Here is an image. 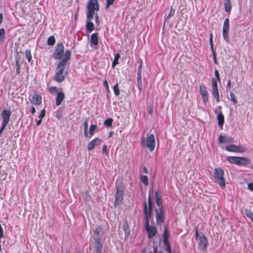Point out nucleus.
Returning <instances> with one entry per match:
<instances>
[{
    "label": "nucleus",
    "instance_id": "f257e3e1",
    "mask_svg": "<svg viewBox=\"0 0 253 253\" xmlns=\"http://www.w3.org/2000/svg\"><path fill=\"white\" fill-rule=\"evenodd\" d=\"M153 211V202L151 194L148 197V203L145 202L144 203L143 212L144 214L145 229L147 232V236L149 239L153 238L157 233V230L154 226L149 225V219L152 217Z\"/></svg>",
    "mask_w": 253,
    "mask_h": 253
},
{
    "label": "nucleus",
    "instance_id": "f03ea898",
    "mask_svg": "<svg viewBox=\"0 0 253 253\" xmlns=\"http://www.w3.org/2000/svg\"><path fill=\"white\" fill-rule=\"evenodd\" d=\"M71 51L70 50H66L65 51L64 57L59 61L56 67V72L54 75V79L58 83H61L65 79L68 74L67 70H66V66L71 59Z\"/></svg>",
    "mask_w": 253,
    "mask_h": 253
},
{
    "label": "nucleus",
    "instance_id": "7ed1b4c3",
    "mask_svg": "<svg viewBox=\"0 0 253 253\" xmlns=\"http://www.w3.org/2000/svg\"><path fill=\"white\" fill-rule=\"evenodd\" d=\"M85 10L86 17V31L87 33H91L94 30V24L91 20L94 16V11H99V5H94L93 3L86 5Z\"/></svg>",
    "mask_w": 253,
    "mask_h": 253
},
{
    "label": "nucleus",
    "instance_id": "20e7f679",
    "mask_svg": "<svg viewBox=\"0 0 253 253\" xmlns=\"http://www.w3.org/2000/svg\"><path fill=\"white\" fill-rule=\"evenodd\" d=\"M103 234V229L101 226L96 228L94 234L93 235V239L94 240V245L96 253H101L103 248L101 243V238Z\"/></svg>",
    "mask_w": 253,
    "mask_h": 253
},
{
    "label": "nucleus",
    "instance_id": "39448f33",
    "mask_svg": "<svg viewBox=\"0 0 253 253\" xmlns=\"http://www.w3.org/2000/svg\"><path fill=\"white\" fill-rule=\"evenodd\" d=\"M141 144L144 148H147L150 152L153 151L156 145L155 135L151 134L147 137H142Z\"/></svg>",
    "mask_w": 253,
    "mask_h": 253
},
{
    "label": "nucleus",
    "instance_id": "423d86ee",
    "mask_svg": "<svg viewBox=\"0 0 253 253\" xmlns=\"http://www.w3.org/2000/svg\"><path fill=\"white\" fill-rule=\"evenodd\" d=\"M224 172L222 168H215L213 172V178L221 189L225 187V180L224 178Z\"/></svg>",
    "mask_w": 253,
    "mask_h": 253
},
{
    "label": "nucleus",
    "instance_id": "0eeeda50",
    "mask_svg": "<svg viewBox=\"0 0 253 253\" xmlns=\"http://www.w3.org/2000/svg\"><path fill=\"white\" fill-rule=\"evenodd\" d=\"M227 160L230 163L238 166H245L251 163V160L246 157L229 156L227 158Z\"/></svg>",
    "mask_w": 253,
    "mask_h": 253
},
{
    "label": "nucleus",
    "instance_id": "6e6552de",
    "mask_svg": "<svg viewBox=\"0 0 253 253\" xmlns=\"http://www.w3.org/2000/svg\"><path fill=\"white\" fill-rule=\"evenodd\" d=\"M64 46L62 42L57 43L54 50L53 57L55 60H61L64 57Z\"/></svg>",
    "mask_w": 253,
    "mask_h": 253
},
{
    "label": "nucleus",
    "instance_id": "1a4fd4ad",
    "mask_svg": "<svg viewBox=\"0 0 253 253\" xmlns=\"http://www.w3.org/2000/svg\"><path fill=\"white\" fill-rule=\"evenodd\" d=\"M116 193L115 195V201L114 205L115 206L120 204L124 200L125 187L123 184L116 186Z\"/></svg>",
    "mask_w": 253,
    "mask_h": 253
},
{
    "label": "nucleus",
    "instance_id": "9d476101",
    "mask_svg": "<svg viewBox=\"0 0 253 253\" xmlns=\"http://www.w3.org/2000/svg\"><path fill=\"white\" fill-rule=\"evenodd\" d=\"M229 19L226 18L223 22L222 34L224 40L227 43L230 42L229 38Z\"/></svg>",
    "mask_w": 253,
    "mask_h": 253
},
{
    "label": "nucleus",
    "instance_id": "9b49d317",
    "mask_svg": "<svg viewBox=\"0 0 253 253\" xmlns=\"http://www.w3.org/2000/svg\"><path fill=\"white\" fill-rule=\"evenodd\" d=\"M155 211L157 224L161 225L165 219V212L163 208H159V210L156 209Z\"/></svg>",
    "mask_w": 253,
    "mask_h": 253
},
{
    "label": "nucleus",
    "instance_id": "f8f14e48",
    "mask_svg": "<svg viewBox=\"0 0 253 253\" xmlns=\"http://www.w3.org/2000/svg\"><path fill=\"white\" fill-rule=\"evenodd\" d=\"M200 92L203 102L206 104L209 100V93L206 89V86L204 84L200 85Z\"/></svg>",
    "mask_w": 253,
    "mask_h": 253
},
{
    "label": "nucleus",
    "instance_id": "ddd939ff",
    "mask_svg": "<svg viewBox=\"0 0 253 253\" xmlns=\"http://www.w3.org/2000/svg\"><path fill=\"white\" fill-rule=\"evenodd\" d=\"M208 241L205 235L199 237V243L198 245V248L200 250H205L208 246Z\"/></svg>",
    "mask_w": 253,
    "mask_h": 253
},
{
    "label": "nucleus",
    "instance_id": "4468645a",
    "mask_svg": "<svg viewBox=\"0 0 253 253\" xmlns=\"http://www.w3.org/2000/svg\"><path fill=\"white\" fill-rule=\"evenodd\" d=\"M102 142V140L98 137L95 138L88 143L87 147L88 150H92L96 146L100 145Z\"/></svg>",
    "mask_w": 253,
    "mask_h": 253
},
{
    "label": "nucleus",
    "instance_id": "2eb2a0df",
    "mask_svg": "<svg viewBox=\"0 0 253 253\" xmlns=\"http://www.w3.org/2000/svg\"><path fill=\"white\" fill-rule=\"evenodd\" d=\"M11 114V112L9 110L5 109L2 111L1 113V116L2 118L3 124H5L7 125L8 124Z\"/></svg>",
    "mask_w": 253,
    "mask_h": 253
},
{
    "label": "nucleus",
    "instance_id": "dca6fc26",
    "mask_svg": "<svg viewBox=\"0 0 253 253\" xmlns=\"http://www.w3.org/2000/svg\"><path fill=\"white\" fill-rule=\"evenodd\" d=\"M98 44V33H94L91 34L90 40V45L91 47H94V48L97 49Z\"/></svg>",
    "mask_w": 253,
    "mask_h": 253
},
{
    "label": "nucleus",
    "instance_id": "f3484780",
    "mask_svg": "<svg viewBox=\"0 0 253 253\" xmlns=\"http://www.w3.org/2000/svg\"><path fill=\"white\" fill-rule=\"evenodd\" d=\"M155 202L157 206L159 208H163L162 202V196L158 190L155 192Z\"/></svg>",
    "mask_w": 253,
    "mask_h": 253
},
{
    "label": "nucleus",
    "instance_id": "a211bd4d",
    "mask_svg": "<svg viewBox=\"0 0 253 253\" xmlns=\"http://www.w3.org/2000/svg\"><path fill=\"white\" fill-rule=\"evenodd\" d=\"M42 100V96L39 94L35 93L32 96L31 103L34 105H39L41 104Z\"/></svg>",
    "mask_w": 253,
    "mask_h": 253
},
{
    "label": "nucleus",
    "instance_id": "6ab92c4d",
    "mask_svg": "<svg viewBox=\"0 0 253 253\" xmlns=\"http://www.w3.org/2000/svg\"><path fill=\"white\" fill-rule=\"evenodd\" d=\"M168 237L169 233L168 231L167 227H166L163 233V239L165 244L166 245L167 243L168 244V245L167 246V249L168 250L169 253H171L170 246L168 242Z\"/></svg>",
    "mask_w": 253,
    "mask_h": 253
},
{
    "label": "nucleus",
    "instance_id": "aec40b11",
    "mask_svg": "<svg viewBox=\"0 0 253 253\" xmlns=\"http://www.w3.org/2000/svg\"><path fill=\"white\" fill-rule=\"evenodd\" d=\"M65 98V94L63 92L60 91L57 94L55 104L56 106H59Z\"/></svg>",
    "mask_w": 253,
    "mask_h": 253
},
{
    "label": "nucleus",
    "instance_id": "412c9836",
    "mask_svg": "<svg viewBox=\"0 0 253 253\" xmlns=\"http://www.w3.org/2000/svg\"><path fill=\"white\" fill-rule=\"evenodd\" d=\"M123 230L125 232V238H128L130 234V229L128 224L126 220H125L123 224Z\"/></svg>",
    "mask_w": 253,
    "mask_h": 253
},
{
    "label": "nucleus",
    "instance_id": "4be33fe9",
    "mask_svg": "<svg viewBox=\"0 0 253 253\" xmlns=\"http://www.w3.org/2000/svg\"><path fill=\"white\" fill-rule=\"evenodd\" d=\"M233 139L230 137H227L225 136L220 135L218 138V142L220 143H227L232 142Z\"/></svg>",
    "mask_w": 253,
    "mask_h": 253
},
{
    "label": "nucleus",
    "instance_id": "5701e85b",
    "mask_svg": "<svg viewBox=\"0 0 253 253\" xmlns=\"http://www.w3.org/2000/svg\"><path fill=\"white\" fill-rule=\"evenodd\" d=\"M217 119L218 120V125L219 126L222 128L224 122V117L222 112L218 114Z\"/></svg>",
    "mask_w": 253,
    "mask_h": 253
},
{
    "label": "nucleus",
    "instance_id": "b1692460",
    "mask_svg": "<svg viewBox=\"0 0 253 253\" xmlns=\"http://www.w3.org/2000/svg\"><path fill=\"white\" fill-rule=\"evenodd\" d=\"M212 95L215 98L216 101L218 103L220 101L219 95L218 90V87L217 88H212Z\"/></svg>",
    "mask_w": 253,
    "mask_h": 253
},
{
    "label": "nucleus",
    "instance_id": "393cba45",
    "mask_svg": "<svg viewBox=\"0 0 253 253\" xmlns=\"http://www.w3.org/2000/svg\"><path fill=\"white\" fill-rule=\"evenodd\" d=\"M225 149L228 151L231 152H236L237 153V145L231 144L229 145L225 146Z\"/></svg>",
    "mask_w": 253,
    "mask_h": 253
},
{
    "label": "nucleus",
    "instance_id": "a878e982",
    "mask_svg": "<svg viewBox=\"0 0 253 253\" xmlns=\"http://www.w3.org/2000/svg\"><path fill=\"white\" fill-rule=\"evenodd\" d=\"M225 10L227 12H230L231 10V5L229 0H226L224 2Z\"/></svg>",
    "mask_w": 253,
    "mask_h": 253
},
{
    "label": "nucleus",
    "instance_id": "bb28decb",
    "mask_svg": "<svg viewBox=\"0 0 253 253\" xmlns=\"http://www.w3.org/2000/svg\"><path fill=\"white\" fill-rule=\"evenodd\" d=\"M120 57V55L119 53H117L115 54L114 56V60L113 61V62L112 63V66L113 68H114L115 66L118 64V60Z\"/></svg>",
    "mask_w": 253,
    "mask_h": 253
},
{
    "label": "nucleus",
    "instance_id": "cd10ccee",
    "mask_svg": "<svg viewBox=\"0 0 253 253\" xmlns=\"http://www.w3.org/2000/svg\"><path fill=\"white\" fill-rule=\"evenodd\" d=\"M55 43V39L54 36H50L47 40V43L49 45H53Z\"/></svg>",
    "mask_w": 253,
    "mask_h": 253
},
{
    "label": "nucleus",
    "instance_id": "c85d7f7f",
    "mask_svg": "<svg viewBox=\"0 0 253 253\" xmlns=\"http://www.w3.org/2000/svg\"><path fill=\"white\" fill-rule=\"evenodd\" d=\"M25 56L27 59V60L29 62H30L32 59V56L31 55V51L29 49H26L25 51Z\"/></svg>",
    "mask_w": 253,
    "mask_h": 253
},
{
    "label": "nucleus",
    "instance_id": "c756f323",
    "mask_svg": "<svg viewBox=\"0 0 253 253\" xmlns=\"http://www.w3.org/2000/svg\"><path fill=\"white\" fill-rule=\"evenodd\" d=\"M113 119L110 118L106 119L104 122V125L108 127H111L112 126Z\"/></svg>",
    "mask_w": 253,
    "mask_h": 253
},
{
    "label": "nucleus",
    "instance_id": "7c9ffc66",
    "mask_svg": "<svg viewBox=\"0 0 253 253\" xmlns=\"http://www.w3.org/2000/svg\"><path fill=\"white\" fill-rule=\"evenodd\" d=\"M48 91L52 94L57 93L58 92V88L56 86H51L48 88Z\"/></svg>",
    "mask_w": 253,
    "mask_h": 253
},
{
    "label": "nucleus",
    "instance_id": "2f4dec72",
    "mask_svg": "<svg viewBox=\"0 0 253 253\" xmlns=\"http://www.w3.org/2000/svg\"><path fill=\"white\" fill-rule=\"evenodd\" d=\"M230 100L234 104H236L238 103V101L236 99V96L232 91L230 92Z\"/></svg>",
    "mask_w": 253,
    "mask_h": 253
},
{
    "label": "nucleus",
    "instance_id": "473e14b6",
    "mask_svg": "<svg viewBox=\"0 0 253 253\" xmlns=\"http://www.w3.org/2000/svg\"><path fill=\"white\" fill-rule=\"evenodd\" d=\"M140 181L146 186L148 185V177L146 175H141L140 176Z\"/></svg>",
    "mask_w": 253,
    "mask_h": 253
},
{
    "label": "nucleus",
    "instance_id": "72a5a7b5",
    "mask_svg": "<svg viewBox=\"0 0 253 253\" xmlns=\"http://www.w3.org/2000/svg\"><path fill=\"white\" fill-rule=\"evenodd\" d=\"M245 212L246 216L252 220L253 219V213L251 210L245 209Z\"/></svg>",
    "mask_w": 253,
    "mask_h": 253
},
{
    "label": "nucleus",
    "instance_id": "f704fd0d",
    "mask_svg": "<svg viewBox=\"0 0 253 253\" xmlns=\"http://www.w3.org/2000/svg\"><path fill=\"white\" fill-rule=\"evenodd\" d=\"M237 153H244L247 151V149L243 145L237 146Z\"/></svg>",
    "mask_w": 253,
    "mask_h": 253
},
{
    "label": "nucleus",
    "instance_id": "c9c22d12",
    "mask_svg": "<svg viewBox=\"0 0 253 253\" xmlns=\"http://www.w3.org/2000/svg\"><path fill=\"white\" fill-rule=\"evenodd\" d=\"M113 90L114 92V94L116 96H119L120 93V89L119 88L118 84L117 83L113 86Z\"/></svg>",
    "mask_w": 253,
    "mask_h": 253
},
{
    "label": "nucleus",
    "instance_id": "e433bc0d",
    "mask_svg": "<svg viewBox=\"0 0 253 253\" xmlns=\"http://www.w3.org/2000/svg\"><path fill=\"white\" fill-rule=\"evenodd\" d=\"M97 126L95 125H91L89 128V134L90 136H92L94 133V131L96 129Z\"/></svg>",
    "mask_w": 253,
    "mask_h": 253
},
{
    "label": "nucleus",
    "instance_id": "4c0bfd02",
    "mask_svg": "<svg viewBox=\"0 0 253 253\" xmlns=\"http://www.w3.org/2000/svg\"><path fill=\"white\" fill-rule=\"evenodd\" d=\"M5 30L3 28L0 29V41H3L5 38Z\"/></svg>",
    "mask_w": 253,
    "mask_h": 253
},
{
    "label": "nucleus",
    "instance_id": "58836bf2",
    "mask_svg": "<svg viewBox=\"0 0 253 253\" xmlns=\"http://www.w3.org/2000/svg\"><path fill=\"white\" fill-rule=\"evenodd\" d=\"M20 57L17 54L16 56H15V65L16 67L21 66V64L20 63Z\"/></svg>",
    "mask_w": 253,
    "mask_h": 253
},
{
    "label": "nucleus",
    "instance_id": "ea45409f",
    "mask_svg": "<svg viewBox=\"0 0 253 253\" xmlns=\"http://www.w3.org/2000/svg\"><path fill=\"white\" fill-rule=\"evenodd\" d=\"M102 153L106 155L107 157H108V152L107 150V146L106 144H104L102 147Z\"/></svg>",
    "mask_w": 253,
    "mask_h": 253
},
{
    "label": "nucleus",
    "instance_id": "a19ab883",
    "mask_svg": "<svg viewBox=\"0 0 253 253\" xmlns=\"http://www.w3.org/2000/svg\"><path fill=\"white\" fill-rule=\"evenodd\" d=\"M115 0H106V8L108 9L110 5L113 4Z\"/></svg>",
    "mask_w": 253,
    "mask_h": 253
},
{
    "label": "nucleus",
    "instance_id": "79ce46f5",
    "mask_svg": "<svg viewBox=\"0 0 253 253\" xmlns=\"http://www.w3.org/2000/svg\"><path fill=\"white\" fill-rule=\"evenodd\" d=\"M93 3L94 5H99L98 0H88L86 5Z\"/></svg>",
    "mask_w": 253,
    "mask_h": 253
},
{
    "label": "nucleus",
    "instance_id": "37998d69",
    "mask_svg": "<svg viewBox=\"0 0 253 253\" xmlns=\"http://www.w3.org/2000/svg\"><path fill=\"white\" fill-rule=\"evenodd\" d=\"M103 84L104 86L105 87V89H106L107 92H110L109 86L108 82H107V81L106 80H105L103 82Z\"/></svg>",
    "mask_w": 253,
    "mask_h": 253
},
{
    "label": "nucleus",
    "instance_id": "c03bdc74",
    "mask_svg": "<svg viewBox=\"0 0 253 253\" xmlns=\"http://www.w3.org/2000/svg\"><path fill=\"white\" fill-rule=\"evenodd\" d=\"M141 72H137V80L138 84H141L142 80H141Z\"/></svg>",
    "mask_w": 253,
    "mask_h": 253
},
{
    "label": "nucleus",
    "instance_id": "a18cd8bd",
    "mask_svg": "<svg viewBox=\"0 0 253 253\" xmlns=\"http://www.w3.org/2000/svg\"><path fill=\"white\" fill-rule=\"evenodd\" d=\"M98 11H94V16H95V22L98 24L99 23V15L97 13Z\"/></svg>",
    "mask_w": 253,
    "mask_h": 253
},
{
    "label": "nucleus",
    "instance_id": "49530a36",
    "mask_svg": "<svg viewBox=\"0 0 253 253\" xmlns=\"http://www.w3.org/2000/svg\"><path fill=\"white\" fill-rule=\"evenodd\" d=\"M175 14V10L172 8L171 7L168 15L169 17H171L173 16Z\"/></svg>",
    "mask_w": 253,
    "mask_h": 253
},
{
    "label": "nucleus",
    "instance_id": "de8ad7c7",
    "mask_svg": "<svg viewBox=\"0 0 253 253\" xmlns=\"http://www.w3.org/2000/svg\"><path fill=\"white\" fill-rule=\"evenodd\" d=\"M45 111L44 109H42L38 117H39V118L42 119L44 118V117L45 116Z\"/></svg>",
    "mask_w": 253,
    "mask_h": 253
},
{
    "label": "nucleus",
    "instance_id": "09e8293b",
    "mask_svg": "<svg viewBox=\"0 0 253 253\" xmlns=\"http://www.w3.org/2000/svg\"><path fill=\"white\" fill-rule=\"evenodd\" d=\"M217 81L215 79H213L211 81L212 83V88H217Z\"/></svg>",
    "mask_w": 253,
    "mask_h": 253
},
{
    "label": "nucleus",
    "instance_id": "8fccbe9b",
    "mask_svg": "<svg viewBox=\"0 0 253 253\" xmlns=\"http://www.w3.org/2000/svg\"><path fill=\"white\" fill-rule=\"evenodd\" d=\"M214 76L216 78V80L219 82L220 80V79L219 74L218 71L217 70H215L214 71Z\"/></svg>",
    "mask_w": 253,
    "mask_h": 253
},
{
    "label": "nucleus",
    "instance_id": "3c124183",
    "mask_svg": "<svg viewBox=\"0 0 253 253\" xmlns=\"http://www.w3.org/2000/svg\"><path fill=\"white\" fill-rule=\"evenodd\" d=\"M84 129H88V119H86L84 123Z\"/></svg>",
    "mask_w": 253,
    "mask_h": 253
},
{
    "label": "nucleus",
    "instance_id": "603ef678",
    "mask_svg": "<svg viewBox=\"0 0 253 253\" xmlns=\"http://www.w3.org/2000/svg\"><path fill=\"white\" fill-rule=\"evenodd\" d=\"M142 65H143V61H142V60H141V61L140 62V63H139V66L138 67V71H137V72H141Z\"/></svg>",
    "mask_w": 253,
    "mask_h": 253
},
{
    "label": "nucleus",
    "instance_id": "864d4df0",
    "mask_svg": "<svg viewBox=\"0 0 253 253\" xmlns=\"http://www.w3.org/2000/svg\"><path fill=\"white\" fill-rule=\"evenodd\" d=\"M7 125V124L2 123V126L0 128V134L2 133V132L3 131V130H4V129L5 128Z\"/></svg>",
    "mask_w": 253,
    "mask_h": 253
},
{
    "label": "nucleus",
    "instance_id": "5fc2aeb1",
    "mask_svg": "<svg viewBox=\"0 0 253 253\" xmlns=\"http://www.w3.org/2000/svg\"><path fill=\"white\" fill-rule=\"evenodd\" d=\"M248 188L252 191H253V183H249L248 184Z\"/></svg>",
    "mask_w": 253,
    "mask_h": 253
},
{
    "label": "nucleus",
    "instance_id": "6e6d98bb",
    "mask_svg": "<svg viewBox=\"0 0 253 253\" xmlns=\"http://www.w3.org/2000/svg\"><path fill=\"white\" fill-rule=\"evenodd\" d=\"M212 56H213V58L214 64H217L218 63H217V59H216V53H213V54H212Z\"/></svg>",
    "mask_w": 253,
    "mask_h": 253
},
{
    "label": "nucleus",
    "instance_id": "4d7b16f0",
    "mask_svg": "<svg viewBox=\"0 0 253 253\" xmlns=\"http://www.w3.org/2000/svg\"><path fill=\"white\" fill-rule=\"evenodd\" d=\"M231 81L230 80H228V82L227 83L226 87L228 89H230L231 88Z\"/></svg>",
    "mask_w": 253,
    "mask_h": 253
},
{
    "label": "nucleus",
    "instance_id": "13d9d810",
    "mask_svg": "<svg viewBox=\"0 0 253 253\" xmlns=\"http://www.w3.org/2000/svg\"><path fill=\"white\" fill-rule=\"evenodd\" d=\"M210 44L211 49L212 51V54H213V53H215V52L214 50L213 43H210Z\"/></svg>",
    "mask_w": 253,
    "mask_h": 253
},
{
    "label": "nucleus",
    "instance_id": "bf43d9fd",
    "mask_svg": "<svg viewBox=\"0 0 253 253\" xmlns=\"http://www.w3.org/2000/svg\"><path fill=\"white\" fill-rule=\"evenodd\" d=\"M31 112L33 115L36 112V109L33 106H32Z\"/></svg>",
    "mask_w": 253,
    "mask_h": 253
},
{
    "label": "nucleus",
    "instance_id": "052dcab7",
    "mask_svg": "<svg viewBox=\"0 0 253 253\" xmlns=\"http://www.w3.org/2000/svg\"><path fill=\"white\" fill-rule=\"evenodd\" d=\"M198 236H199L198 228L196 227L195 237L197 239Z\"/></svg>",
    "mask_w": 253,
    "mask_h": 253
},
{
    "label": "nucleus",
    "instance_id": "680f3d73",
    "mask_svg": "<svg viewBox=\"0 0 253 253\" xmlns=\"http://www.w3.org/2000/svg\"><path fill=\"white\" fill-rule=\"evenodd\" d=\"M20 73V66L16 67V74L19 75Z\"/></svg>",
    "mask_w": 253,
    "mask_h": 253
},
{
    "label": "nucleus",
    "instance_id": "e2e57ef3",
    "mask_svg": "<svg viewBox=\"0 0 253 253\" xmlns=\"http://www.w3.org/2000/svg\"><path fill=\"white\" fill-rule=\"evenodd\" d=\"M3 237H4L3 230V229H2V230H0V239Z\"/></svg>",
    "mask_w": 253,
    "mask_h": 253
},
{
    "label": "nucleus",
    "instance_id": "0e129e2a",
    "mask_svg": "<svg viewBox=\"0 0 253 253\" xmlns=\"http://www.w3.org/2000/svg\"><path fill=\"white\" fill-rule=\"evenodd\" d=\"M210 43H213V42H212V34L211 33H210Z\"/></svg>",
    "mask_w": 253,
    "mask_h": 253
},
{
    "label": "nucleus",
    "instance_id": "69168bd1",
    "mask_svg": "<svg viewBox=\"0 0 253 253\" xmlns=\"http://www.w3.org/2000/svg\"><path fill=\"white\" fill-rule=\"evenodd\" d=\"M42 119L39 118V120L36 122V125L38 126L40 125L42 122Z\"/></svg>",
    "mask_w": 253,
    "mask_h": 253
},
{
    "label": "nucleus",
    "instance_id": "338daca9",
    "mask_svg": "<svg viewBox=\"0 0 253 253\" xmlns=\"http://www.w3.org/2000/svg\"><path fill=\"white\" fill-rule=\"evenodd\" d=\"M3 20V15L2 13H0V24L2 23Z\"/></svg>",
    "mask_w": 253,
    "mask_h": 253
},
{
    "label": "nucleus",
    "instance_id": "774afa93",
    "mask_svg": "<svg viewBox=\"0 0 253 253\" xmlns=\"http://www.w3.org/2000/svg\"><path fill=\"white\" fill-rule=\"evenodd\" d=\"M143 172L145 173H147L148 172L147 169L146 167H144L143 169Z\"/></svg>",
    "mask_w": 253,
    "mask_h": 253
}]
</instances>
